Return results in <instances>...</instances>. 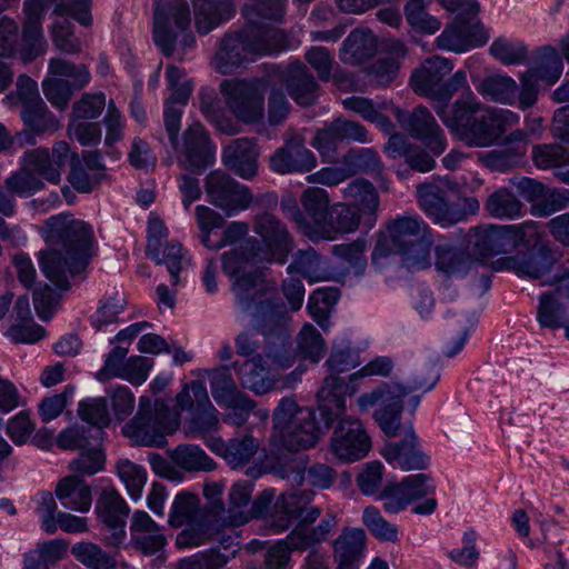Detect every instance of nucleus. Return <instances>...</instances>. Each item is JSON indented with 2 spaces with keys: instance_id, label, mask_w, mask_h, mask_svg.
Masks as SVG:
<instances>
[{
  "instance_id": "1",
  "label": "nucleus",
  "mask_w": 569,
  "mask_h": 569,
  "mask_svg": "<svg viewBox=\"0 0 569 569\" xmlns=\"http://www.w3.org/2000/svg\"><path fill=\"white\" fill-rule=\"evenodd\" d=\"M257 238H247L221 256L222 270L231 281L238 307L253 316L257 322L269 318L279 320L281 308L272 302L277 283L268 280L258 263H286L295 249V239L287 224L270 212L253 219Z\"/></svg>"
},
{
  "instance_id": "2",
  "label": "nucleus",
  "mask_w": 569,
  "mask_h": 569,
  "mask_svg": "<svg viewBox=\"0 0 569 569\" xmlns=\"http://www.w3.org/2000/svg\"><path fill=\"white\" fill-rule=\"evenodd\" d=\"M41 233L48 248L39 252L40 270L57 288L68 290L70 279L89 262L92 229L70 213H61L47 219Z\"/></svg>"
},
{
  "instance_id": "3",
  "label": "nucleus",
  "mask_w": 569,
  "mask_h": 569,
  "mask_svg": "<svg viewBox=\"0 0 569 569\" xmlns=\"http://www.w3.org/2000/svg\"><path fill=\"white\" fill-rule=\"evenodd\" d=\"M436 113L449 131L470 148L498 143L509 128L520 122L515 111L486 106L470 90L450 108L436 107Z\"/></svg>"
},
{
  "instance_id": "4",
  "label": "nucleus",
  "mask_w": 569,
  "mask_h": 569,
  "mask_svg": "<svg viewBox=\"0 0 569 569\" xmlns=\"http://www.w3.org/2000/svg\"><path fill=\"white\" fill-rule=\"evenodd\" d=\"M269 39L261 36V30L246 24L233 33H227L212 59L213 69L221 74L232 73L243 62L254 60L263 54L280 52L288 47L287 36L279 29L264 31Z\"/></svg>"
},
{
  "instance_id": "5",
  "label": "nucleus",
  "mask_w": 569,
  "mask_h": 569,
  "mask_svg": "<svg viewBox=\"0 0 569 569\" xmlns=\"http://www.w3.org/2000/svg\"><path fill=\"white\" fill-rule=\"evenodd\" d=\"M321 428L315 411L293 398H282L272 415L271 442L290 452L309 450L319 442Z\"/></svg>"
},
{
  "instance_id": "6",
  "label": "nucleus",
  "mask_w": 569,
  "mask_h": 569,
  "mask_svg": "<svg viewBox=\"0 0 569 569\" xmlns=\"http://www.w3.org/2000/svg\"><path fill=\"white\" fill-rule=\"evenodd\" d=\"M387 232L403 268L419 271L431 266L433 237L423 219L417 214L398 217L388 222Z\"/></svg>"
},
{
  "instance_id": "7",
  "label": "nucleus",
  "mask_w": 569,
  "mask_h": 569,
  "mask_svg": "<svg viewBox=\"0 0 569 569\" xmlns=\"http://www.w3.org/2000/svg\"><path fill=\"white\" fill-rule=\"evenodd\" d=\"M539 238L538 224L526 221L519 224L476 227L469 234V243L473 254L489 258L503 254L523 247L528 248Z\"/></svg>"
},
{
  "instance_id": "8",
  "label": "nucleus",
  "mask_w": 569,
  "mask_h": 569,
  "mask_svg": "<svg viewBox=\"0 0 569 569\" xmlns=\"http://www.w3.org/2000/svg\"><path fill=\"white\" fill-rule=\"evenodd\" d=\"M150 409L151 400L141 397L139 411L123 427V433L137 445L160 447L164 443V436L173 433L179 428L180 415L161 399L156 400L153 412Z\"/></svg>"
},
{
  "instance_id": "9",
  "label": "nucleus",
  "mask_w": 569,
  "mask_h": 569,
  "mask_svg": "<svg viewBox=\"0 0 569 569\" xmlns=\"http://www.w3.org/2000/svg\"><path fill=\"white\" fill-rule=\"evenodd\" d=\"M228 110L247 124L260 122L264 117V84L258 79H224L219 84Z\"/></svg>"
},
{
  "instance_id": "10",
  "label": "nucleus",
  "mask_w": 569,
  "mask_h": 569,
  "mask_svg": "<svg viewBox=\"0 0 569 569\" xmlns=\"http://www.w3.org/2000/svg\"><path fill=\"white\" fill-rule=\"evenodd\" d=\"M407 393L408 390L400 385L381 383L373 390L361 395L357 399V405L362 412L379 406L373 413L375 420L386 436L393 438L399 435L403 398Z\"/></svg>"
},
{
  "instance_id": "11",
  "label": "nucleus",
  "mask_w": 569,
  "mask_h": 569,
  "mask_svg": "<svg viewBox=\"0 0 569 569\" xmlns=\"http://www.w3.org/2000/svg\"><path fill=\"white\" fill-rule=\"evenodd\" d=\"M253 483L250 480H239L230 489L229 507L226 509L219 505L217 513V522L221 527L241 526L247 523L252 517H264L269 513L274 493L264 490L253 502L249 509Z\"/></svg>"
},
{
  "instance_id": "12",
  "label": "nucleus",
  "mask_w": 569,
  "mask_h": 569,
  "mask_svg": "<svg viewBox=\"0 0 569 569\" xmlns=\"http://www.w3.org/2000/svg\"><path fill=\"white\" fill-rule=\"evenodd\" d=\"M337 527V518L328 513L315 528L296 527L284 540L278 541L266 555L267 569H284L291 550L303 551L327 540Z\"/></svg>"
},
{
  "instance_id": "13",
  "label": "nucleus",
  "mask_w": 569,
  "mask_h": 569,
  "mask_svg": "<svg viewBox=\"0 0 569 569\" xmlns=\"http://www.w3.org/2000/svg\"><path fill=\"white\" fill-rule=\"evenodd\" d=\"M190 24V10L184 0H157L153 12V38L166 56L174 51L177 37Z\"/></svg>"
},
{
  "instance_id": "14",
  "label": "nucleus",
  "mask_w": 569,
  "mask_h": 569,
  "mask_svg": "<svg viewBox=\"0 0 569 569\" xmlns=\"http://www.w3.org/2000/svg\"><path fill=\"white\" fill-rule=\"evenodd\" d=\"M204 190L208 201L228 217L248 209L252 202L249 188L221 170H213L206 177Z\"/></svg>"
},
{
  "instance_id": "15",
  "label": "nucleus",
  "mask_w": 569,
  "mask_h": 569,
  "mask_svg": "<svg viewBox=\"0 0 569 569\" xmlns=\"http://www.w3.org/2000/svg\"><path fill=\"white\" fill-rule=\"evenodd\" d=\"M455 184L446 179H432L417 186L420 207L435 223L451 226L463 220V211L449 199Z\"/></svg>"
},
{
  "instance_id": "16",
  "label": "nucleus",
  "mask_w": 569,
  "mask_h": 569,
  "mask_svg": "<svg viewBox=\"0 0 569 569\" xmlns=\"http://www.w3.org/2000/svg\"><path fill=\"white\" fill-rule=\"evenodd\" d=\"M173 149L179 166L196 174H201L216 161V147L199 122L184 131L181 146L178 143Z\"/></svg>"
},
{
  "instance_id": "17",
  "label": "nucleus",
  "mask_w": 569,
  "mask_h": 569,
  "mask_svg": "<svg viewBox=\"0 0 569 569\" xmlns=\"http://www.w3.org/2000/svg\"><path fill=\"white\" fill-rule=\"evenodd\" d=\"M330 448L339 460L355 462L369 453L371 439L359 419L345 416L332 432Z\"/></svg>"
},
{
  "instance_id": "18",
  "label": "nucleus",
  "mask_w": 569,
  "mask_h": 569,
  "mask_svg": "<svg viewBox=\"0 0 569 569\" xmlns=\"http://www.w3.org/2000/svg\"><path fill=\"white\" fill-rule=\"evenodd\" d=\"M562 73V62L551 47L542 48L533 60L532 67L521 73L523 107H533L538 101L539 80L555 83Z\"/></svg>"
},
{
  "instance_id": "19",
  "label": "nucleus",
  "mask_w": 569,
  "mask_h": 569,
  "mask_svg": "<svg viewBox=\"0 0 569 569\" xmlns=\"http://www.w3.org/2000/svg\"><path fill=\"white\" fill-rule=\"evenodd\" d=\"M317 158L306 147V138L296 131L284 137V143L270 157V168L281 174L310 172L317 167Z\"/></svg>"
},
{
  "instance_id": "20",
  "label": "nucleus",
  "mask_w": 569,
  "mask_h": 569,
  "mask_svg": "<svg viewBox=\"0 0 569 569\" xmlns=\"http://www.w3.org/2000/svg\"><path fill=\"white\" fill-rule=\"evenodd\" d=\"M395 116L401 127L412 137L421 140L435 156H439L446 150L447 140L443 130L428 108L418 106L410 114L395 108Z\"/></svg>"
},
{
  "instance_id": "21",
  "label": "nucleus",
  "mask_w": 569,
  "mask_h": 569,
  "mask_svg": "<svg viewBox=\"0 0 569 569\" xmlns=\"http://www.w3.org/2000/svg\"><path fill=\"white\" fill-rule=\"evenodd\" d=\"M452 70V64L448 59L439 56H435L425 60L419 69H416L410 78V86L412 90L419 96L427 97L432 100V108L436 111V107L442 106L443 108H450L441 103L443 79Z\"/></svg>"
},
{
  "instance_id": "22",
  "label": "nucleus",
  "mask_w": 569,
  "mask_h": 569,
  "mask_svg": "<svg viewBox=\"0 0 569 569\" xmlns=\"http://www.w3.org/2000/svg\"><path fill=\"white\" fill-rule=\"evenodd\" d=\"M433 492V486L428 475L417 473L405 477L399 483H390L379 495L383 509L396 513L403 510L412 501Z\"/></svg>"
},
{
  "instance_id": "23",
  "label": "nucleus",
  "mask_w": 569,
  "mask_h": 569,
  "mask_svg": "<svg viewBox=\"0 0 569 569\" xmlns=\"http://www.w3.org/2000/svg\"><path fill=\"white\" fill-rule=\"evenodd\" d=\"M69 153V144L66 141H58L53 144L51 153L46 148L28 150L23 153L22 161L37 177L58 184Z\"/></svg>"
},
{
  "instance_id": "24",
  "label": "nucleus",
  "mask_w": 569,
  "mask_h": 569,
  "mask_svg": "<svg viewBox=\"0 0 569 569\" xmlns=\"http://www.w3.org/2000/svg\"><path fill=\"white\" fill-rule=\"evenodd\" d=\"M380 453L395 468L405 471L423 470L429 465V457L421 450L412 429L403 440L387 442Z\"/></svg>"
},
{
  "instance_id": "25",
  "label": "nucleus",
  "mask_w": 569,
  "mask_h": 569,
  "mask_svg": "<svg viewBox=\"0 0 569 569\" xmlns=\"http://www.w3.org/2000/svg\"><path fill=\"white\" fill-rule=\"evenodd\" d=\"M477 92L486 100L502 106H516L520 110L531 107L522 104V84L508 74L493 73L485 77L476 87Z\"/></svg>"
},
{
  "instance_id": "26",
  "label": "nucleus",
  "mask_w": 569,
  "mask_h": 569,
  "mask_svg": "<svg viewBox=\"0 0 569 569\" xmlns=\"http://www.w3.org/2000/svg\"><path fill=\"white\" fill-rule=\"evenodd\" d=\"M300 202L310 220H307L296 206L292 208L291 218L299 231L307 237L309 228L317 230L327 223L330 213L329 194L321 188H308L302 192Z\"/></svg>"
},
{
  "instance_id": "27",
  "label": "nucleus",
  "mask_w": 569,
  "mask_h": 569,
  "mask_svg": "<svg viewBox=\"0 0 569 569\" xmlns=\"http://www.w3.org/2000/svg\"><path fill=\"white\" fill-rule=\"evenodd\" d=\"M487 40L488 36L475 18L467 23L459 14L455 23L437 38V43L441 49L462 52L469 47L482 46Z\"/></svg>"
},
{
  "instance_id": "28",
  "label": "nucleus",
  "mask_w": 569,
  "mask_h": 569,
  "mask_svg": "<svg viewBox=\"0 0 569 569\" xmlns=\"http://www.w3.org/2000/svg\"><path fill=\"white\" fill-rule=\"evenodd\" d=\"M362 218L352 206L345 202L336 203L330 210L327 223L317 230L309 228L307 238L313 242L336 240L339 234L355 232Z\"/></svg>"
},
{
  "instance_id": "29",
  "label": "nucleus",
  "mask_w": 569,
  "mask_h": 569,
  "mask_svg": "<svg viewBox=\"0 0 569 569\" xmlns=\"http://www.w3.org/2000/svg\"><path fill=\"white\" fill-rule=\"evenodd\" d=\"M197 410L186 421V433L189 437H201L204 441L219 429V412L211 403L204 383H194Z\"/></svg>"
},
{
  "instance_id": "30",
  "label": "nucleus",
  "mask_w": 569,
  "mask_h": 569,
  "mask_svg": "<svg viewBox=\"0 0 569 569\" xmlns=\"http://www.w3.org/2000/svg\"><path fill=\"white\" fill-rule=\"evenodd\" d=\"M258 154L253 139L239 138L223 149L222 162L229 170L249 180L257 174Z\"/></svg>"
},
{
  "instance_id": "31",
  "label": "nucleus",
  "mask_w": 569,
  "mask_h": 569,
  "mask_svg": "<svg viewBox=\"0 0 569 569\" xmlns=\"http://www.w3.org/2000/svg\"><path fill=\"white\" fill-rule=\"evenodd\" d=\"M206 445L233 469L246 466L259 449V442L249 435L232 438L227 443L221 437H210Z\"/></svg>"
},
{
  "instance_id": "32",
  "label": "nucleus",
  "mask_w": 569,
  "mask_h": 569,
  "mask_svg": "<svg viewBox=\"0 0 569 569\" xmlns=\"http://www.w3.org/2000/svg\"><path fill=\"white\" fill-rule=\"evenodd\" d=\"M555 290L543 292L539 297L537 320L542 328L558 329L565 326L567 318L566 301L569 300L568 279Z\"/></svg>"
},
{
  "instance_id": "33",
  "label": "nucleus",
  "mask_w": 569,
  "mask_h": 569,
  "mask_svg": "<svg viewBox=\"0 0 569 569\" xmlns=\"http://www.w3.org/2000/svg\"><path fill=\"white\" fill-rule=\"evenodd\" d=\"M343 198L349 201L362 217L365 223L372 228L376 223L380 198L375 186L365 179H355L342 190Z\"/></svg>"
},
{
  "instance_id": "34",
  "label": "nucleus",
  "mask_w": 569,
  "mask_h": 569,
  "mask_svg": "<svg viewBox=\"0 0 569 569\" xmlns=\"http://www.w3.org/2000/svg\"><path fill=\"white\" fill-rule=\"evenodd\" d=\"M147 257L157 264L164 266L170 274L171 286L181 283V273L191 266V257L188 251L177 241L166 242L156 248L151 242V251Z\"/></svg>"
},
{
  "instance_id": "35",
  "label": "nucleus",
  "mask_w": 569,
  "mask_h": 569,
  "mask_svg": "<svg viewBox=\"0 0 569 569\" xmlns=\"http://www.w3.org/2000/svg\"><path fill=\"white\" fill-rule=\"evenodd\" d=\"M307 465V458L292 459L289 462L290 470H284L281 477L289 479L292 485L297 486L302 485L305 479H307V482L311 487L318 489H327L333 483L336 472L331 467L318 463L310 467L307 471V476H305Z\"/></svg>"
},
{
  "instance_id": "36",
  "label": "nucleus",
  "mask_w": 569,
  "mask_h": 569,
  "mask_svg": "<svg viewBox=\"0 0 569 569\" xmlns=\"http://www.w3.org/2000/svg\"><path fill=\"white\" fill-rule=\"evenodd\" d=\"M193 6L196 28L200 34L209 33L234 12L231 0H196Z\"/></svg>"
},
{
  "instance_id": "37",
  "label": "nucleus",
  "mask_w": 569,
  "mask_h": 569,
  "mask_svg": "<svg viewBox=\"0 0 569 569\" xmlns=\"http://www.w3.org/2000/svg\"><path fill=\"white\" fill-rule=\"evenodd\" d=\"M272 302L274 305H278L279 308H281V316L279 320H271L269 318L261 319L259 322L256 321L253 316L246 312L249 317L252 319L253 323V330L251 331H244L240 333L236 339V349L237 353L242 357H249L252 356L260 347V342L257 339L258 331H260L263 336H268L269 333H272L276 330L281 329V325L284 321V307L283 305L277 299V296L272 297ZM239 309L243 312V310L239 307Z\"/></svg>"
},
{
  "instance_id": "38",
  "label": "nucleus",
  "mask_w": 569,
  "mask_h": 569,
  "mask_svg": "<svg viewBox=\"0 0 569 569\" xmlns=\"http://www.w3.org/2000/svg\"><path fill=\"white\" fill-rule=\"evenodd\" d=\"M56 496L64 508L80 512L89 511L92 502L90 487L77 476L60 480L56 488Z\"/></svg>"
},
{
  "instance_id": "39",
  "label": "nucleus",
  "mask_w": 569,
  "mask_h": 569,
  "mask_svg": "<svg viewBox=\"0 0 569 569\" xmlns=\"http://www.w3.org/2000/svg\"><path fill=\"white\" fill-rule=\"evenodd\" d=\"M287 88L289 94L298 104L310 106L316 101L318 84L301 62L290 64Z\"/></svg>"
},
{
  "instance_id": "40",
  "label": "nucleus",
  "mask_w": 569,
  "mask_h": 569,
  "mask_svg": "<svg viewBox=\"0 0 569 569\" xmlns=\"http://www.w3.org/2000/svg\"><path fill=\"white\" fill-rule=\"evenodd\" d=\"M377 51V39L369 30L356 29L343 41L340 58L345 63L359 64Z\"/></svg>"
},
{
  "instance_id": "41",
  "label": "nucleus",
  "mask_w": 569,
  "mask_h": 569,
  "mask_svg": "<svg viewBox=\"0 0 569 569\" xmlns=\"http://www.w3.org/2000/svg\"><path fill=\"white\" fill-rule=\"evenodd\" d=\"M556 262L555 253L548 248H541L519 263L518 272L531 279L541 280V284H552L562 281L558 274L550 276Z\"/></svg>"
},
{
  "instance_id": "42",
  "label": "nucleus",
  "mask_w": 569,
  "mask_h": 569,
  "mask_svg": "<svg viewBox=\"0 0 569 569\" xmlns=\"http://www.w3.org/2000/svg\"><path fill=\"white\" fill-rule=\"evenodd\" d=\"M286 0H257L252 4H247L242 9V14L247 24L261 30V36L269 39L266 30L276 29L263 22V20H280L284 14Z\"/></svg>"
},
{
  "instance_id": "43",
  "label": "nucleus",
  "mask_w": 569,
  "mask_h": 569,
  "mask_svg": "<svg viewBox=\"0 0 569 569\" xmlns=\"http://www.w3.org/2000/svg\"><path fill=\"white\" fill-rule=\"evenodd\" d=\"M365 546L366 532L362 529H345L333 542L336 561L358 565L363 557Z\"/></svg>"
},
{
  "instance_id": "44",
  "label": "nucleus",
  "mask_w": 569,
  "mask_h": 569,
  "mask_svg": "<svg viewBox=\"0 0 569 569\" xmlns=\"http://www.w3.org/2000/svg\"><path fill=\"white\" fill-rule=\"evenodd\" d=\"M242 387L263 395L270 389V381L267 379V367L262 363V357L257 356L242 362L236 361L232 365Z\"/></svg>"
},
{
  "instance_id": "45",
  "label": "nucleus",
  "mask_w": 569,
  "mask_h": 569,
  "mask_svg": "<svg viewBox=\"0 0 569 569\" xmlns=\"http://www.w3.org/2000/svg\"><path fill=\"white\" fill-rule=\"evenodd\" d=\"M310 500V493H282L274 503L278 516H272V520L270 522L271 527H273L277 532H282L288 529L292 519H297Z\"/></svg>"
},
{
  "instance_id": "46",
  "label": "nucleus",
  "mask_w": 569,
  "mask_h": 569,
  "mask_svg": "<svg viewBox=\"0 0 569 569\" xmlns=\"http://www.w3.org/2000/svg\"><path fill=\"white\" fill-rule=\"evenodd\" d=\"M487 213L496 219L513 220L523 211L522 202L509 189L502 187L488 196L483 204Z\"/></svg>"
},
{
  "instance_id": "47",
  "label": "nucleus",
  "mask_w": 569,
  "mask_h": 569,
  "mask_svg": "<svg viewBox=\"0 0 569 569\" xmlns=\"http://www.w3.org/2000/svg\"><path fill=\"white\" fill-rule=\"evenodd\" d=\"M347 388L341 378L329 376L323 380V385L318 391L319 408L323 415L338 418L346 410L343 389Z\"/></svg>"
},
{
  "instance_id": "48",
  "label": "nucleus",
  "mask_w": 569,
  "mask_h": 569,
  "mask_svg": "<svg viewBox=\"0 0 569 569\" xmlns=\"http://www.w3.org/2000/svg\"><path fill=\"white\" fill-rule=\"evenodd\" d=\"M174 465L186 471H212L216 462L196 445H180L170 452Z\"/></svg>"
},
{
  "instance_id": "49",
  "label": "nucleus",
  "mask_w": 569,
  "mask_h": 569,
  "mask_svg": "<svg viewBox=\"0 0 569 569\" xmlns=\"http://www.w3.org/2000/svg\"><path fill=\"white\" fill-rule=\"evenodd\" d=\"M289 274L299 273L309 282H318L326 279V270L322 268L321 257L313 249L298 250L287 267Z\"/></svg>"
},
{
  "instance_id": "50",
  "label": "nucleus",
  "mask_w": 569,
  "mask_h": 569,
  "mask_svg": "<svg viewBox=\"0 0 569 569\" xmlns=\"http://www.w3.org/2000/svg\"><path fill=\"white\" fill-rule=\"evenodd\" d=\"M20 116L26 127L37 134L47 132L52 133L60 128L59 120L48 109L43 100L31 106L23 107L20 111Z\"/></svg>"
},
{
  "instance_id": "51",
  "label": "nucleus",
  "mask_w": 569,
  "mask_h": 569,
  "mask_svg": "<svg viewBox=\"0 0 569 569\" xmlns=\"http://www.w3.org/2000/svg\"><path fill=\"white\" fill-rule=\"evenodd\" d=\"M202 518L204 516L201 512L200 500L197 495L181 492L176 496L169 513V525L171 527L180 528Z\"/></svg>"
},
{
  "instance_id": "52",
  "label": "nucleus",
  "mask_w": 569,
  "mask_h": 569,
  "mask_svg": "<svg viewBox=\"0 0 569 569\" xmlns=\"http://www.w3.org/2000/svg\"><path fill=\"white\" fill-rule=\"evenodd\" d=\"M96 512L102 523H116L126 520L130 508L116 489L107 488L97 500Z\"/></svg>"
},
{
  "instance_id": "53",
  "label": "nucleus",
  "mask_w": 569,
  "mask_h": 569,
  "mask_svg": "<svg viewBox=\"0 0 569 569\" xmlns=\"http://www.w3.org/2000/svg\"><path fill=\"white\" fill-rule=\"evenodd\" d=\"M48 72L54 78L68 81L80 90L88 86L91 80L90 71L86 64H77L63 58H51L48 63Z\"/></svg>"
},
{
  "instance_id": "54",
  "label": "nucleus",
  "mask_w": 569,
  "mask_h": 569,
  "mask_svg": "<svg viewBox=\"0 0 569 569\" xmlns=\"http://www.w3.org/2000/svg\"><path fill=\"white\" fill-rule=\"evenodd\" d=\"M403 11L408 24L418 32L433 34L441 27V22L428 13L426 0H409Z\"/></svg>"
},
{
  "instance_id": "55",
  "label": "nucleus",
  "mask_w": 569,
  "mask_h": 569,
  "mask_svg": "<svg viewBox=\"0 0 569 569\" xmlns=\"http://www.w3.org/2000/svg\"><path fill=\"white\" fill-rule=\"evenodd\" d=\"M337 288H321L312 292L308 301V310L313 320L323 329H328V319L331 308L339 299Z\"/></svg>"
},
{
  "instance_id": "56",
  "label": "nucleus",
  "mask_w": 569,
  "mask_h": 569,
  "mask_svg": "<svg viewBox=\"0 0 569 569\" xmlns=\"http://www.w3.org/2000/svg\"><path fill=\"white\" fill-rule=\"evenodd\" d=\"M71 553L83 566L91 569H117L116 559L92 542L76 543Z\"/></svg>"
},
{
  "instance_id": "57",
  "label": "nucleus",
  "mask_w": 569,
  "mask_h": 569,
  "mask_svg": "<svg viewBox=\"0 0 569 569\" xmlns=\"http://www.w3.org/2000/svg\"><path fill=\"white\" fill-rule=\"evenodd\" d=\"M78 412L83 421L93 428L96 439H101L102 428L110 423V415L106 398H91L79 403Z\"/></svg>"
},
{
  "instance_id": "58",
  "label": "nucleus",
  "mask_w": 569,
  "mask_h": 569,
  "mask_svg": "<svg viewBox=\"0 0 569 569\" xmlns=\"http://www.w3.org/2000/svg\"><path fill=\"white\" fill-rule=\"evenodd\" d=\"M116 470L129 496L133 500L140 499L147 481L146 469L129 459H120L116 463Z\"/></svg>"
},
{
  "instance_id": "59",
  "label": "nucleus",
  "mask_w": 569,
  "mask_h": 569,
  "mask_svg": "<svg viewBox=\"0 0 569 569\" xmlns=\"http://www.w3.org/2000/svg\"><path fill=\"white\" fill-rule=\"evenodd\" d=\"M531 158L539 169H553L569 164V150L558 143H542L532 147Z\"/></svg>"
},
{
  "instance_id": "60",
  "label": "nucleus",
  "mask_w": 569,
  "mask_h": 569,
  "mask_svg": "<svg viewBox=\"0 0 569 569\" xmlns=\"http://www.w3.org/2000/svg\"><path fill=\"white\" fill-rule=\"evenodd\" d=\"M362 522L378 540L389 542L398 541L397 526L387 521L376 507L369 506L365 508Z\"/></svg>"
},
{
  "instance_id": "61",
  "label": "nucleus",
  "mask_w": 569,
  "mask_h": 569,
  "mask_svg": "<svg viewBox=\"0 0 569 569\" xmlns=\"http://www.w3.org/2000/svg\"><path fill=\"white\" fill-rule=\"evenodd\" d=\"M348 171H352V177L358 173H373L381 169L378 154L369 148L351 149L342 157Z\"/></svg>"
},
{
  "instance_id": "62",
  "label": "nucleus",
  "mask_w": 569,
  "mask_h": 569,
  "mask_svg": "<svg viewBox=\"0 0 569 569\" xmlns=\"http://www.w3.org/2000/svg\"><path fill=\"white\" fill-rule=\"evenodd\" d=\"M523 156L525 151L516 147L512 150L502 149L480 152L478 153V160L492 171L506 172L517 166Z\"/></svg>"
},
{
  "instance_id": "63",
  "label": "nucleus",
  "mask_w": 569,
  "mask_h": 569,
  "mask_svg": "<svg viewBox=\"0 0 569 569\" xmlns=\"http://www.w3.org/2000/svg\"><path fill=\"white\" fill-rule=\"evenodd\" d=\"M4 186L8 191L13 194L28 197L41 190L44 184L42 180L23 163L21 169L6 179Z\"/></svg>"
},
{
  "instance_id": "64",
  "label": "nucleus",
  "mask_w": 569,
  "mask_h": 569,
  "mask_svg": "<svg viewBox=\"0 0 569 569\" xmlns=\"http://www.w3.org/2000/svg\"><path fill=\"white\" fill-rule=\"evenodd\" d=\"M567 207H569L568 189L547 188L545 186L539 202L532 206V213L537 217H548Z\"/></svg>"
}]
</instances>
